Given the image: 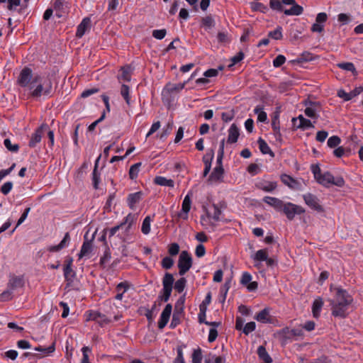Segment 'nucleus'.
<instances>
[{
    "label": "nucleus",
    "mask_w": 363,
    "mask_h": 363,
    "mask_svg": "<svg viewBox=\"0 0 363 363\" xmlns=\"http://www.w3.org/2000/svg\"><path fill=\"white\" fill-rule=\"evenodd\" d=\"M225 358L221 356H211L206 359V363H225Z\"/></svg>",
    "instance_id": "obj_54"
},
{
    "label": "nucleus",
    "mask_w": 363,
    "mask_h": 363,
    "mask_svg": "<svg viewBox=\"0 0 363 363\" xmlns=\"http://www.w3.org/2000/svg\"><path fill=\"white\" fill-rule=\"evenodd\" d=\"M137 218L138 216L136 214L129 213L121 224L123 228L125 227V231L128 232L131 226L136 222Z\"/></svg>",
    "instance_id": "obj_24"
},
{
    "label": "nucleus",
    "mask_w": 363,
    "mask_h": 363,
    "mask_svg": "<svg viewBox=\"0 0 363 363\" xmlns=\"http://www.w3.org/2000/svg\"><path fill=\"white\" fill-rule=\"evenodd\" d=\"M256 185L258 189L266 192H271L277 186V182L266 179H262L259 181Z\"/></svg>",
    "instance_id": "obj_17"
},
{
    "label": "nucleus",
    "mask_w": 363,
    "mask_h": 363,
    "mask_svg": "<svg viewBox=\"0 0 363 363\" xmlns=\"http://www.w3.org/2000/svg\"><path fill=\"white\" fill-rule=\"evenodd\" d=\"M294 3V0H271L269 5L273 10L284 11V5Z\"/></svg>",
    "instance_id": "obj_21"
},
{
    "label": "nucleus",
    "mask_w": 363,
    "mask_h": 363,
    "mask_svg": "<svg viewBox=\"0 0 363 363\" xmlns=\"http://www.w3.org/2000/svg\"><path fill=\"white\" fill-rule=\"evenodd\" d=\"M327 143L330 147H335L340 143V139L337 136H332L328 140Z\"/></svg>",
    "instance_id": "obj_56"
},
{
    "label": "nucleus",
    "mask_w": 363,
    "mask_h": 363,
    "mask_svg": "<svg viewBox=\"0 0 363 363\" xmlns=\"http://www.w3.org/2000/svg\"><path fill=\"white\" fill-rule=\"evenodd\" d=\"M268 253L267 252V250H259L256 252V253L253 256V259L255 261H265V259H267Z\"/></svg>",
    "instance_id": "obj_38"
},
{
    "label": "nucleus",
    "mask_w": 363,
    "mask_h": 363,
    "mask_svg": "<svg viewBox=\"0 0 363 363\" xmlns=\"http://www.w3.org/2000/svg\"><path fill=\"white\" fill-rule=\"evenodd\" d=\"M269 37L272 38L274 40H280L282 38V28L281 26H277L275 30L270 31L268 33Z\"/></svg>",
    "instance_id": "obj_39"
},
{
    "label": "nucleus",
    "mask_w": 363,
    "mask_h": 363,
    "mask_svg": "<svg viewBox=\"0 0 363 363\" xmlns=\"http://www.w3.org/2000/svg\"><path fill=\"white\" fill-rule=\"evenodd\" d=\"M363 91V87L359 86L354 89L350 92H346L345 90L340 89L337 91V96L344 99V101H350L352 98L358 96Z\"/></svg>",
    "instance_id": "obj_14"
},
{
    "label": "nucleus",
    "mask_w": 363,
    "mask_h": 363,
    "mask_svg": "<svg viewBox=\"0 0 363 363\" xmlns=\"http://www.w3.org/2000/svg\"><path fill=\"white\" fill-rule=\"evenodd\" d=\"M240 135L239 129L235 124H232L228 130V142L234 143L237 142Z\"/></svg>",
    "instance_id": "obj_22"
},
{
    "label": "nucleus",
    "mask_w": 363,
    "mask_h": 363,
    "mask_svg": "<svg viewBox=\"0 0 363 363\" xmlns=\"http://www.w3.org/2000/svg\"><path fill=\"white\" fill-rule=\"evenodd\" d=\"M174 363H184V359L183 357V351L182 347L177 348V357L174 360Z\"/></svg>",
    "instance_id": "obj_64"
},
{
    "label": "nucleus",
    "mask_w": 363,
    "mask_h": 363,
    "mask_svg": "<svg viewBox=\"0 0 363 363\" xmlns=\"http://www.w3.org/2000/svg\"><path fill=\"white\" fill-rule=\"evenodd\" d=\"M282 209L289 220H292L296 215H300L305 213V210L303 207L292 203L283 204Z\"/></svg>",
    "instance_id": "obj_6"
},
{
    "label": "nucleus",
    "mask_w": 363,
    "mask_h": 363,
    "mask_svg": "<svg viewBox=\"0 0 363 363\" xmlns=\"http://www.w3.org/2000/svg\"><path fill=\"white\" fill-rule=\"evenodd\" d=\"M130 288V284L127 281L119 283L116 288V292L124 294Z\"/></svg>",
    "instance_id": "obj_44"
},
{
    "label": "nucleus",
    "mask_w": 363,
    "mask_h": 363,
    "mask_svg": "<svg viewBox=\"0 0 363 363\" xmlns=\"http://www.w3.org/2000/svg\"><path fill=\"white\" fill-rule=\"evenodd\" d=\"M252 277L247 272H244L242 274L240 279V284L245 286L249 291H254L258 287V284L256 281H252Z\"/></svg>",
    "instance_id": "obj_10"
},
{
    "label": "nucleus",
    "mask_w": 363,
    "mask_h": 363,
    "mask_svg": "<svg viewBox=\"0 0 363 363\" xmlns=\"http://www.w3.org/2000/svg\"><path fill=\"white\" fill-rule=\"evenodd\" d=\"M281 180L285 185L288 186L291 189H296L298 187V182L289 175H281Z\"/></svg>",
    "instance_id": "obj_27"
},
{
    "label": "nucleus",
    "mask_w": 363,
    "mask_h": 363,
    "mask_svg": "<svg viewBox=\"0 0 363 363\" xmlns=\"http://www.w3.org/2000/svg\"><path fill=\"white\" fill-rule=\"evenodd\" d=\"M143 193L141 191L130 194L127 198V203L129 208L135 210L136 204H138L142 199Z\"/></svg>",
    "instance_id": "obj_19"
},
{
    "label": "nucleus",
    "mask_w": 363,
    "mask_h": 363,
    "mask_svg": "<svg viewBox=\"0 0 363 363\" xmlns=\"http://www.w3.org/2000/svg\"><path fill=\"white\" fill-rule=\"evenodd\" d=\"M4 144L5 147L11 152H17L19 148L17 144H12L11 141L8 138L4 140Z\"/></svg>",
    "instance_id": "obj_50"
},
{
    "label": "nucleus",
    "mask_w": 363,
    "mask_h": 363,
    "mask_svg": "<svg viewBox=\"0 0 363 363\" xmlns=\"http://www.w3.org/2000/svg\"><path fill=\"white\" fill-rule=\"evenodd\" d=\"M83 357L82 359V363H90L89 362V354L91 353V350L88 347H83L82 349Z\"/></svg>",
    "instance_id": "obj_45"
},
{
    "label": "nucleus",
    "mask_w": 363,
    "mask_h": 363,
    "mask_svg": "<svg viewBox=\"0 0 363 363\" xmlns=\"http://www.w3.org/2000/svg\"><path fill=\"white\" fill-rule=\"evenodd\" d=\"M69 242H70V237H69V233H67L65 235L62 241L58 245H50V246L48 247V250L49 252H59L61 250L67 247L69 245Z\"/></svg>",
    "instance_id": "obj_16"
},
{
    "label": "nucleus",
    "mask_w": 363,
    "mask_h": 363,
    "mask_svg": "<svg viewBox=\"0 0 363 363\" xmlns=\"http://www.w3.org/2000/svg\"><path fill=\"white\" fill-rule=\"evenodd\" d=\"M152 221V218L148 216L145 218L143 221L141 231L144 235H147L150 232V225Z\"/></svg>",
    "instance_id": "obj_34"
},
{
    "label": "nucleus",
    "mask_w": 363,
    "mask_h": 363,
    "mask_svg": "<svg viewBox=\"0 0 363 363\" xmlns=\"http://www.w3.org/2000/svg\"><path fill=\"white\" fill-rule=\"evenodd\" d=\"M172 126L171 124H168L167 127L164 128L162 130V132L159 134H157V137L160 138L161 140H164L167 138V135H169L171 130H172Z\"/></svg>",
    "instance_id": "obj_49"
},
{
    "label": "nucleus",
    "mask_w": 363,
    "mask_h": 363,
    "mask_svg": "<svg viewBox=\"0 0 363 363\" xmlns=\"http://www.w3.org/2000/svg\"><path fill=\"white\" fill-rule=\"evenodd\" d=\"M255 319L262 323H271L273 320L270 315L269 309L267 308L257 313L255 316Z\"/></svg>",
    "instance_id": "obj_18"
},
{
    "label": "nucleus",
    "mask_w": 363,
    "mask_h": 363,
    "mask_svg": "<svg viewBox=\"0 0 363 363\" xmlns=\"http://www.w3.org/2000/svg\"><path fill=\"white\" fill-rule=\"evenodd\" d=\"M166 33L165 29L154 30L152 31V36L156 39L162 40L165 37Z\"/></svg>",
    "instance_id": "obj_55"
},
{
    "label": "nucleus",
    "mask_w": 363,
    "mask_h": 363,
    "mask_svg": "<svg viewBox=\"0 0 363 363\" xmlns=\"http://www.w3.org/2000/svg\"><path fill=\"white\" fill-rule=\"evenodd\" d=\"M292 122L296 128L306 130L314 128L313 123L310 120L305 118L302 115H299L296 118H294Z\"/></svg>",
    "instance_id": "obj_12"
},
{
    "label": "nucleus",
    "mask_w": 363,
    "mask_h": 363,
    "mask_svg": "<svg viewBox=\"0 0 363 363\" xmlns=\"http://www.w3.org/2000/svg\"><path fill=\"white\" fill-rule=\"evenodd\" d=\"M257 142L259 144V150L263 154L272 153L270 147L264 140L259 138Z\"/></svg>",
    "instance_id": "obj_41"
},
{
    "label": "nucleus",
    "mask_w": 363,
    "mask_h": 363,
    "mask_svg": "<svg viewBox=\"0 0 363 363\" xmlns=\"http://www.w3.org/2000/svg\"><path fill=\"white\" fill-rule=\"evenodd\" d=\"M35 351L41 352L43 354L40 357V358L45 357L49 356L50 354L53 353L55 350V345L52 343L50 346L48 347H43L41 346L36 347L34 348Z\"/></svg>",
    "instance_id": "obj_30"
},
{
    "label": "nucleus",
    "mask_w": 363,
    "mask_h": 363,
    "mask_svg": "<svg viewBox=\"0 0 363 363\" xmlns=\"http://www.w3.org/2000/svg\"><path fill=\"white\" fill-rule=\"evenodd\" d=\"M202 354L200 349L195 350L192 354V363H201Z\"/></svg>",
    "instance_id": "obj_48"
},
{
    "label": "nucleus",
    "mask_w": 363,
    "mask_h": 363,
    "mask_svg": "<svg viewBox=\"0 0 363 363\" xmlns=\"http://www.w3.org/2000/svg\"><path fill=\"white\" fill-rule=\"evenodd\" d=\"M191 265L192 259L191 255L186 251H182L178 261L179 274L184 275L191 267Z\"/></svg>",
    "instance_id": "obj_5"
},
{
    "label": "nucleus",
    "mask_w": 363,
    "mask_h": 363,
    "mask_svg": "<svg viewBox=\"0 0 363 363\" xmlns=\"http://www.w3.org/2000/svg\"><path fill=\"white\" fill-rule=\"evenodd\" d=\"M25 284L24 278L23 276L12 275L10 277L8 287L13 291L23 289Z\"/></svg>",
    "instance_id": "obj_11"
},
{
    "label": "nucleus",
    "mask_w": 363,
    "mask_h": 363,
    "mask_svg": "<svg viewBox=\"0 0 363 363\" xmlns=\"http://www.w3.org/2000/svg\"><path fill=\"white\" fill-rule=\"evenodd\" d=\"M168 252L171 255H176L179 252V246L177 243H172L169 246Z\"/></svg>",
    "instance_id": "obj_60"
},
{
    "label": "nucleus",
    "mask_w": 363,
    "mask_h": 363,
    "mask_svg": "<svg viewBox=\"0 0 363 363\" xmlns=\"http://www.w3.org/2000/svg\"><path fill=\"white\" fill-rule=\"evenodd\" d=\"M312 172L317 182L320 184L328 187L335 185L342 187L345 184V180L341 177H335L330 172H322L318 166H313Z\"/></svg>",
    "instance_id": "obj_3"
},
{
    "label": "nucleus",
    "mask_w": 363,
    "mask_h": 363,
    "mask_svg": "<svg viewBox=\"0 0 363 363\" xmlns=\"http://www.w3.org/2000/svg\"><path fill=\"white\" fill-rule=\"evenodd\" d=\"M154 182L162 186H168L170 188H174V182L172 179L162 176L156 177L154 179Z\"/></svg>",
    "instance_id": "obj_26"
},
{
    "label": "nucleus",
    "mask_w": 363,
    "mask_h": 363,
    "mask_svg": "<svg viewBox=\"0 0 363 363\" xmlns=\"http://www.w3.org/2000/svg\"><path fill=\"white\" fill-rule=\"evenodd\" d=\"M323 306V301L321 298L318 297L314 300L312 306V312L315 318L319 317Z\"/></svg>",
    "instance_id": "obj_29"
},
{
    "label": "nucleus",
    "mask_w": 363,
    "mask_h": 363,
    "mask_svg": "<svg viewBox=\"0 0 363 363\" xmlns=\"http://www.w3.org/2000/svg\"><path fill=\"white\" fill-rule=\"evenodd\" d=\"M90 19L88 18H86L82 20L81 23L77 27V36L78 38H82L84 33L88 30V29L90 27Z\"/></svg>",
    "instance_id": "obj_23"
},
{
    "label": "nucleus",
    "mask_w": 363,
    "mask_h": 363,
    "mask_svg": "<svg viewBox=\"0 0 363 363\" xmlns=\"http://www.w3.org/2000/svg\"><path fill=\"white\" fill-rule=\"evenodd\" d=\"M186 280L185 278H181L175 282L174 289L179 293L184 291L186 286Z\"/></svg>",
    "instance_id": "obj_43"
},
{
    "label": "nucleus",
    "mask_w": 363,
    "mask_h": 363,
    "mask_svg": "<svg viewBox=\"0 0 363 363\" xmlns=\"http://www.w3.org/2000/svg\"><path fill=\"white\" fill-rule=\"evenodd\" d=\"M12 187H13L12 182H8L4 183L2 185L1 191L2 194H4V195H6L11 191V190L12 189Z\"/></svg>",
    "instance_id": "obj_61"
},
{
    "label": "nucleus",
    "mask_w": 363,
    "mask_h": 363,
    "mask_svg": "<svg viewBox=\"0 0 363 363\" xmlns=\"http://www.w3.org/2000/svg\"><path fill=\"white\" fill-rule=\"evenodd\" d=\"M131 68L128 66L121 67V74L118 76L119 80L128 82L130 80Z\"/></svg>",
    "instance_id": "obj_32"
},
{
    "label": "nucleus",
    "mask_w": 363,
    "mask_h": 363,
    "mask_svg": "<svg viewBox=\"0 0 363 363\" xmlns=\"http://www.w3.org/2000/svg\"><path fill=\"white\" fill-rule=\"evenodd\" d=\"M256 328V324L255 322H249L242 328V332L245 335H248L250 333L253 332Z\"/></svg>",
    "instance_id": "obj_46"
},
{
    "label": "nucleus",
    "mask_w": 363,
    "mask_h": 363,
    "mask_svg": "<svg viewBox=\"0 0 363 363\" xmlns=\"http://www.w3.org/2000/svg\"><path fill=\"white\" fill-rule=\"evenodd\" d=\"M214 157V152L213 150H211L203 157V161L205 165H211V161L213 160Z\"/></svg>",
    "instance_id": "obj_47"
},
{
    "label": "nucleus",
    "mask_w": 363,
    "mask_h": 363,
    "mask_svg": "<svg viewBox=\"0 0 363 363\" xmlns=\"http://www.w3.org/2000/svg\"><path fill=\"white\" fill-rule=\"evenodd\" d=\"M337 67L342 69L347 70V71H351V72L355 71L354 66L352 62L339 63L337 65Z\"/></svg>",
    "instance_id": "obj_57"
},
{
    "label": "nucleus",
    "mask_w": 363,
    "mask_h": 363,
    "mask_svg": "<svg viewBox=\"0 0 363 363\" xmlns=\"http://www.w3.org/2000/svg\"><path fill=\"white\" fill-rule=\"evenodd\" d=\"M224 169L223 166H216L208 177V182L211 184H218L223 181Z\"/></svg>",
    "instance_id": "obj_9"
},
{
    "label": "nucleus",
    "mask_w": 363,
    "mask_h": 363,
    "mask_svg": "<svg viewBox=\"0 0 363 363\" xmlns=\"http://www.w3.org/2000/svg\"><path fill=\"white\" fill-rule=\"evenodd\" d=\"M303 199L305 203L311 209L318 212L323 211V208L320 203V200L318 197L311 193H306L303 195Z\"/></svg>",
    "instance_id": "obj_8"
},
{
    "label": "nucleus",
    "mask_w": 363,
    "mask_h": 363,
    "mask_svg": "<svg viewBox=\"0 0 363 363\" xmlns=\"http://www.w3.org/2000/svg\"><path fill=\"white\" fill-rule=\"evenodd\" d=\"M330 290L334 293V298L328 300L331 306L332 315L340 318L345 317L352 303V298L341 288H333L331 286Z\"/></svg>",
    "instance_id": "obj_2"
},
{
    "label": "nucleus",
    "mask_w": 363,
    "mask_h": 363,
    "mask_svg": "<svg viewBox=\"0 0 363 363\" xmlns=\"http://www.w3.org/2000/svg\"><path fill=\"white\" fill-rule=\"evenodd\" d=\"M13 291L11 289H9L7 286V289L5 290L1 294V298L2 301H9L12 298L13 295Z\"/></svg>",
    "instance_id": "obj_51"
},
{
    "label": "nucleus",
    "mask_w": 363,
    "mask_h": 363,
    "mask_svg": "<svg viewBox=\"0 0 363 363\" xmlns=\"http://www.w3.org/2000/svg\"><path fill=\"white\" fill-rule=\"evenodd\" d=\"M351 20L350 16L347 13H340L337 15V21L342 25L347 24Z\"/></svg>",
    "instance_id": "obj_52"
},
{
    "label": "nucleus",
    "mask_w": 363,
    "mask_h": 363,
    "mask_svg": "<svg viewBox=\"0 0 363 363\" xmlns=\"http://www.w3.org/2000/svg\"><path fill=\"white\" fill-rule=\"evenodd\" d=\"M254 112L257 115V121L259 122H265L267 119V115L266 112L263 111V108L257 106L255 108Z\"/></svg>",
    "instance_id": "obj_35"
},
{
    "label": "nucleus",
    "mask_w": 363,
    "mask_h": 363,
    "mask_svg": "<svg viewBox=\"0 0 363 363\" xmlns=\"http://www.w3.org/2000/svg\"><path fill=\"white\" fill-rule=\"evenodd\" d=\"M174 264L173 259L169 257H164L162 261V266L164 269H170Z\"/></svg>",
    "instance_id": "obj_59"
},
{
    "label": "nucleus",
    "mask_w": 363,
    "mask_h": 363,
    "mask_svg": "<svg viewBox=\"0 0 363 363\" xmlns=\"http://www.w3.org/2000/svg\"><path fill=\"white\" fill-rule=\"evenodd\" d=\"M220 211L215 206L207 209L205 215L201 218V223L206 229H213L220 220Z\"/></svg>",
    "instance_id": "obj_4"
},
{
    "label": "nucleus",
    "mask_w": 363,
    "mask_h": 363,
    "mask_svg": "<svg viewBox=\"0 0 363 363\" xmlns=\"http://www.w3.org/2000/svg\"><path fill=\"white\" fill-rule=\"evenodd\" d=\"M206 253V250L202 244L197 245L195 251V254L198 257H202Z\"/></svg>",
    "instance_id": "obj_63"
},
{
    "label": "nucleus",
    "mask_w": 363,
    "mask_h": 363,
    "mask_svg": "<svg viewBox=\"0 0 363 363\" xmlns=\"http://www.w3.org/2000/svg\"><path fill=\"white\" fill-rule=\"evenodd\" d=\"M18 82L21 86L27 87L30 95L35 98L48 96L52 91V82L48 77L33 74L29 68H25L21 72Z\"/></svg>",
    "instance_id": "obj_1"
},
{
    "label": "nucleus",
    "mask_w": 363,
    "mask_h": 363,
    "mask_svg": "<svg viewBox=\"0 0 363 363\" xmlns=\"http://www.w3.org/2000/svg\"><path fill=\"white\" fill-rule=\"evenodd\" d=\"M215 26V21L211 16H206L202 19V26L205 30H211Z\"/></svg>",
    "instance_id": "obj_37"
},
{
    "label": "nucleus",
    "mask_w": 363,
    "mask_h": 363,
    "mask_svg": "<svg viewBox=\"0 0 363 363\" xmlns=\"http://www.w3.org/2000/svg\"><path fill=\"white\" fill-rule=\"evenodd\" d=\"M141 163L138 162L132 165L129 170V176L131 179H135L138 177Z\"/></svg>",
    "instance_id": "obj_36"
},
{
    "label": "nucleus",
    "mask_w": 363,
    "mask_h": 363,
    "mask_svg": "<svg viewBox=\"0 0 363 363\" xmlns=\"http://www.w3.org/2000/svg\"><path fill=\"white\" fill-rule=\"evenodd\" d=\"M291 7L289 9H284V13L286 16H299L303 13V9L302 6L297 4L294 0V3L289 4Z\"/></svg>",
    "instance_id": "obj_20"
},
{
    "label": "nucleus",
    "mask_w": 363,
    "mask_h": 363,
    "mask_svg": "<svg viewBox=\"0 0 363 363\" xmlns=\"http://www.w3.org/2000/svg\"><path fill=\"white\" fill-rule=\"evenodd\" d=\"M286 62V57L282 55H279L274 60L273 65L275 67H279Z\"/></svg>",
    "instance_id": "obj_58"
},
{
    "label": "nucleus",
    "mask_w": 363,
    "mask_h": 363,
    "mask_svg": "<svg viewBox=\"0 0 363 363\" xmlns=\"http://www.w3.org/2000/svg\"><path fill=\"white\" fill-rule=\"evenodd\" d=\"M263 201L268 205L274 207V208H276L277 210H280L282 208L283 202L277 198L271 197V196H265L263 199Z\"/></svg>",
    "instance_id": "obj_25"
},
{
    "label": "nucleus",
    "mask_w": 363,
    "mask_h": 363,
    "mask_svg": "<svg viewBox=\"0 0 363 363\" xmlns=\"http://www.w3.org/2000/svg\"><path fill=\"white\" fill-rule=\"evenodd\" d=\"M191 193H188V194L184 197L182 205V211L179 213V216L184 220H186L188 218V213L191 209Z\"/></svg>",
    "instance_id": "obj_13"
},
{
    "label": "nucleus",
    "mask_w": 363,
    "mask_h": 363,
    "mask_svg": "<svg viewBox=\"0 0 363 363\" xmlns=\"http://www.w3.org/2000/svg\"><path fill=\"white\" fill-rule=\"evenodd\" d=\"M310 106H307L304 111L305 114L312 118H317V110L315 107H313V104L311 103Z\"/></svg>",
    "instance_id": "obj_42"
},
{
    "label": "nucleus",
    "mask_w": 363,
    "mask_h": 363,
    "mask_svg": "<svg viewBox=\"0 0 363 363\" xmlns=\"http://www.w3.org/2000/svg\"><path fill=\"white\" fill-rule=\"evenodd\" d=\"M172 309V307L170 304H167L163 309L158 322V327L160 328H163L167 324L170 318Z\"/></svg>",
    "instance_id": "obj_15"
},
{
    "label": "nucleus",
    "mask_w": 363,
    "mask_h": 363,
    "mask_svg": "<svg viewBox=\"0 0 363 363\" xmlns=\"http://www.w3.org/2000/svg\"><path fill=\"white\" fill-rule=\"evenodd\" d=\"M174 280V279L172 274H169V273H166L164 277H163V280H162L163 298H162V299L165 302H167L169 300V298L171 296Z\"/></svg>",
    "instance_id": "obj_7"
},
{
    "label": "nucleus",
    "mask_w": 363,
    "mask_h": 363,
    "mask_svg": "<svg viewBox=\"0 0 363 363\" xmlns=\"http://www.w3.org/2000/svg\"><path fill=\"white\" fill-rule=\"evenodd\" d=\"M257 353L261 359H262L266 363H271L272 359L267 353L265 347L263 346H259L257 349Z\"/></svg>",
    "instance_id": "obj_33"
},
{
    "label": "nucleus",
    "mask_w": 363,
    "mask_h": 363,
    "mask_svg": "<svg viewBox=\"0 0 363 363\" xmlns=\"http://www.w3.org/2000/svg\"><path fill=\"white\" fill-rule=\"evenodd\" d=\"M92 179L94 187V189H97L100 183V173L98 172V170L94 169L92 173Z\"/></svg>",
    "instance_id": "obj_53"
},
{
    "label": "nucleus",
    "mask_w": 363,
    "mask_h": 363,
    "mask_svg": "<svg viewBox=\"0 0 363 363\" xmlns=\"http://www.w3.org/2000/svg\"><path fill=\"white\" fill-rule=\"evenodd\" d=\"M217 337H218L217 330L215 328H211L209 330V334H208V342H213V341L216 340Z\"/></svg>",
    "instance_id": "obj_62"
},
{
    "label": "nucleus",
    "mask_w": 363,
    "mask_h": 363,
    "mask_svg": "<svg viewBox=\"0 0 363 363\" xmlns=\"http://www.w3.org/2000/svg\"><path fill=\"white\" fill-rule=\"evenodd\" d=\"M44 127L43 125L39 129H38L31 136L29 141V146L34 147L38 143H39L42 138V128Z\"/></svg>",
    "instance_id": "obj_28"
},
{
    "label": "nucleus",
    "mask_w": 363,
    "mask_h": 363,
    "mask_svg": "<svg viewBox=\"0 0 363 363\" xmlns=\"http://www.w3.org/2000/svg\"><path fill=\"white\" fill-rule=\"evenodd\" d=\"M121 94L125 99L127 104H130V88L125 84H123L121 89Z\"/></svg>",
    "instance_id": "obj_40"
},
{
    "label": "nucleus",
    "mask_w": 363,
    "mask_h": 363,
    "mask_svg": "<svg viewBox=\"0 0 363 363\" xmlns=\"http://www.w3.org/2000/svg\"><path fill=\"white\" fill-rule=\"evenodd\" d=\"M92 250V245L90 241L84 242L80 252L79 253V257L82 258L89 255Z\"/></svg>",
    "instance_id": "obj_31"
}]
</instances>
